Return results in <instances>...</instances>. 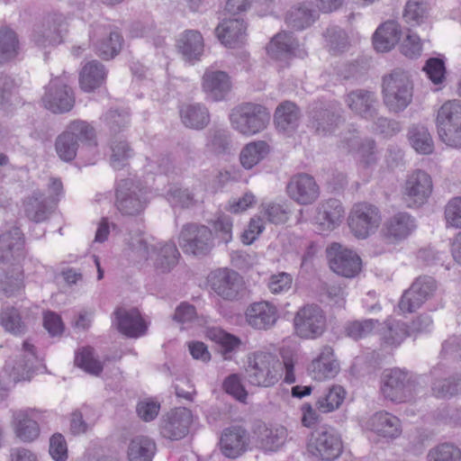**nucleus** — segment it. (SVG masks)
I'll list each match as a JSON object with an SVG mask.
<instances>
[{
    "instance_id": "b1692460",
    "label": "nucleus",
    "mask_w": 461,
    "mask_h": 461,
    "mask_svg": "<svg viewBox=\"0 0 461 461\" xmlns=\"http://www.w3.org/2000/svg\"><path fill=\"white\" fill-rule=\"evenodd\" d=\"M114 323L118 330L129 338H139L147 331V324L140 312L135 309L117 308L114 312Z\"/></svg>"
},
{
    "instance_id": "6e6552de",
    "label": "nucleus",
    "mask_w": 461,
    "mask_h": 461,
    "mask_svg": "<svg viewBox=\"0 0 461 461\" xmlns=\"http://www.w3.org/2000/svg\"><path fill=\"white\" fill-rule=\"evenodd\" d=\"M294 327L300 338L315 339L320 337L326 329V316L320 306L306 304L296 312Z\"/></svg>"
},
{
    "instance_id": "20e7f679",
    "label": "nucleus",
    "mask_w": 461,
    "mask_h": 461,
    "mask_svg": "<svg viewBox=\"0 0 461 461\" xmlns=\"http://www.w3.org/2000/svg\"><path fill=\"white\" fill-rule=\"evenodd\" d=\"M416 380L405 370L385 369L380 380V393L384 399L395 403L412 400L416 394Z\"/></svg>"
},
{
    "instance_id": "e433bc0d",
    "label": "nucleus",
    "mask_w": 461,
    "mask_h": 461,
    "mask_svg": "<svg viewBox=\"0 0 461 461\" xmlns=\"http://www.w3.org/2000/svg\"><path fill=\"white\" fill-rule=\"evenodd\" d=\"M341 122V116L330 109L320 108L312 112V126L321 136L333 133Z\"/></svg>"
},
{
    "instance_id": "7c9ffc66",
    "label": "nucleus",
    "mask_w": 461,
    "mask_h": 461,
    "mask_svg": "<svg viewBox=\"0 0 461 461\" xmlns=\"http://www.w3.org/2000/svg\"><path fill=\"white\" fill-rule=\"evenodd\" d=\"M203 89L212 101H221L230 91L229 76L223 71L206 70L203 77Z\"/></svg>"
},
{
    "instance_id": "2eb2a0df",
    "label": "nucleus",
    "mask_w": 461,
    "mask_h": 461,
    "mask_svg": "<svg viewBox=\"0 0 461 461\" xmlns=\"http://www.w3.org/2000/svg\"><path fill=\"white\" fill-rule=\"evenodd\" d=\"M42 102L47 109L55 113H66L72 109L75 98L65 77H55L50 82Z\"/></svg>"
},
{
    "instance_id": "473e14b6",
    "label": "nucleus",
    "mask_w": 461,
    "mask_h": 461,
    "mask_svg": "<svg viewBox=\"0 0 461 461\" xmlns=\"http://www.w3.org/2000/svg\"><path fill=\"white\" fill-rule=\"evenodd\" d=\"M416 228L415 221L408 213L399 212L384 224V236L393 242L406 239Z\"/></svg>"
},
{
    "instance_id": "4c0bfd02",
    "label": "nucleus",
    "mask_w": 461,
    "mask_h": 461,
    "mask_svg": "<svg viewBox=\"0 0 461 461\" xmlns=\"http://www.w3.org/2000/svg\"><path fill=\"white\" fill-rule=\"evenodd\" d=\"M106 74V69L101 62L97 60L87 62L80 73L81 88L86 92L94 91L104 82Z\"/></svg>"
},
{
    "instance_id": "f3484780",
    "label": "nucleus",
    "mask_w": 461,
    "mask_h": 461,
    "mask_svg": "<svg viewBox=\"0 0 461 461\" xmlns=\"http://www.w3.org/2000/svg\"><path fill=\"white\" fill-rule=\"evenodd\" d=\"M344 102L355 115L365 120H374L378 115L380 102L375 91L352 90L344 96Z\"/></svg>"
},
{
    "instance_id": "338daca9",
    "label": "nucleus",
    "mask_w": 461,
    "mask_h": 461,
    "mask_svg": "<svg viewBox=\"0 0 461 461\" xmlns=\"http://www.w3.org/2000/svg\"><path fill=\"white\" fill-rule=\"evenodd\" d=\"M49 453L55 461H67L68 445L62 434L55 433L50 437Z\"/></svg>"
},
{
    "instance_id": "0eeeda50",
    "label": "nucleus",
    "mask_w": 461,
    "mask_h": 461,
    "mask_svg": "<svg viewBox=\"0 0 461 461\" xmlns=\"http://www.w3.org/2000/svg\"><path fill=\"white\" fill-rule=\"evenodd\" d=\"M179 246L185 253L205 256L213 248L212 230L205 225L186 223L179 234Z\"/></svg>"
},
{
    "instance_id": "09e8293b",
    "label": "nucleus",
    "mask_w": 461,
    "mask_h": 461,
    "mask_svg": "<svg viewBox=\"0 0 461 461\" xmlns=\"http://www.w3.org/2000/svg\"><path fill=\"white\" fill-rule=\"evenodd\" d=\"M66 131L79 141L86 143L88 147H96L95 128L87 122L82 120H75L71 122L66 129Z\"/></svg>"
},
{
    "instance_id": "13d9d810",
    "label": "nucleus",
    "mask_w": 461,
    "mask_h": 461,
    "mask_svg": "<svg viewBox=\"0 0 461 461\" xmlns=\"http://www.w3.org/2000/svg\"><path fill=\"white\" fill-rule=\"evenodd\" d=\"M106 127L112 135L123 131L129 125V113L124 110H109L103 116Z\"/></svg>"
},
{
    "instance_id": "f257e3e1",
    "label": "nucleus",
    "mask_w": 461,
    "mask_h": 461,
    "mask_svg": "<svg viewBox=\"0 0 461 461\" xmlns=\"http://www.w3.org/2000/svg\"><path fill=\"white\" fill-rule=\"evenodd\" d=\"M382 96L384 106L392 113L403 112L412 102L413 84L407 72L396 68L383 77Z\"/></svg>"
},
{
    "instance_id": "dca6fc26",
    "label": "nucleus",
    "mask_w": 461,
    "mask_h": 461,
    "mask_svg": "<svg viewBox=\"0 0 461 461\" xmlns=\"http://www.w3.org/2000/svg\"><path fill=\"white\" fill-rule=\"evenodd\" d=\"M432 179L430 176L420 169L408 175L403 195L409 207H419L424 204L432 193Z\"/></svg>"
},
{
    "instance_id": "7ed1b4c3",
    "label": "nucleus",
    "mask_w": 461,
    "mask_h": 461,
    "mask_svg": "<svg viewBox=\"0 0 461 461\" xmlns=\"http://www.w3.org/2000/svg\"><path fill=\"white\" fill-rule=\"evenodd\" d=\"M282 369V363L269 352L256 351L248 356L246 373L248 381L253 385L273 386L278 382Z\"/></svg>"
},
{
    "instance_id": "f03ea898",
    "label": "nucleus",
    "mask_w": 461,
    "mask_h": 461,
    "mask_svg": "<svg viewBox=\"0 0 461 461\" xmlns=\"http://www.w3.org/2000/svg\"><path fill=\"white\" fill-rule=\"evenodd\" d=\"M229 119L232 129L251 137L264 131L270 121L267 109L255 103H242L231 109Z\"/></svg>"
},
{
    "instance_id": "c9c22d12",
    "label": "nucleus",
    "mask_w": 461,
    "mask_h": 461,
    "mask_svg": "<svg viewBox=\"0 0 461 461\" xmlns=\"http://www.w3.org/2000/svg\"><path fill=\"white\" fill-rule=\"evenodd\" d=\"M267 53L276 59H281L290 55H296L299 50L298 41L291 32L277 33L267 47Z\"/></svg>"
},
{
    "instance_id": "5701e85b",
    "label": "nucleus",
    "mask_w": 461,
    "mask_h": 461,
    "mask_svg": "<svg viewBox=\"0 0 461 461\" xmlns=\"http://www.w3.org/2000/svg\"><path fill=\"white\" fill-rule=\"evenodd\" d=\"M36 359L34 346L28 340L23 343V348L17 359L9 360L5 364V370L9 372L14 382L30 380L33 364Z\"/></svg>"
},
{
    "instance_id": "8fccbe9b",
    "label": "nucleus",
    "mask_w": 461,
    "mask_h": 461,
    "mask_svg": "<svg viewBox=\"0 0 461 461\" xmlns=\"http://www.w3.org/2000/svg\"><path fill=\"white\" fill-rule=\"evenodd\" d=\"M157 258L154 266L161 273H167L178 262L180 253L174 243H166L157 251Z\"/></svg>"
},
{
    "instance_id": "4d7b16f0",
    "label": "nucleus",
    "mask_w": 461,
    "mask_h": 461,
    "mask_svg": "<svg viewBox=\"0 0 461 461\" xmlns=\"http://www.w3.org/2000/svg\"><path fill=\"white\" fill-rule=\"evenodd\" d=\"M79 144L66 131L59 135L55 141V149L59 157L66 162L72 161L78 149Z\"/></svg>"
},
{
    "instance_id": "c03bdc74",
    "label": "nucleus",
    "mask_w": 461,
    "mask_h": 461,
    "mask_svg": "<svg viewBox=\"0 0 461 461\" xmlns=\"http://www.w3.org/2000/svg\"><path fill=\"white\" fill-rule=\"evenodd\" d=\"M461 123V102L457 100L444 103L438 111L436 124L438 131L458 126Z\"/></svg>"
},
{
    "instance_id": "0e129e2a",
    "label": "nucleus",
    "mask_w": 461,
    "mask_h": 461,
    "mask_svg": "<svg viewBox=\"0 0 461 461\" xmlns=\"http://www.w3.org/2000/svg\"><path fill=\"white\" fill-rule=\"evenodd\" d=\"M264 216L274 224L285 223L288 219L289 210L285 204L269 203L263 204Z\"/></svg>"
},
{
    "instance_id": "c756f323",
    "label": "nucleus",
    "mask_w": 461,
    "mask_h": 461,
    "mask_svg": "<svg viewBox=\"0 0 461 461\" xmlns=\"http://www.w3.org/2000/svg\"><path fill=\"white\" fill-rule=\"evenodd\" d=\"M179 115L182 123L189 129L203 130L211 122L208 108L200 103L184 104L180 106Z\"/></svg>"
},
{
    "instance_id": "ea45409f",
    "label": "nucleus",
    "mask_w": 461,
    "mask_h": 461,
    "mask_svg": "<svg viewBox=\"0 0 461 461\" xmlns=\"http://www.w3.org/2000/svg\"><path fill=\"white\" fill-rule=\"evenodd\" d=\"M270 151L269 145L264 140L251 141L246 144L240 151V160L242 167L251 169L263 160Z\"/></svg>"
},
{
    "instance_id": "f8f14e48",
    "label": "nucleus",
    "mask_w": 461,
    "mask_h": 461,
    "mask_svg": "<svg viewBox=\"0 0 461 461\" xmlns=\"http://www.w3.org/2000/svg\"><path fill=\"white\" fill-rule=\"evenodd\" d=\"M327 258L330 269L344 277H355L361 270V258L351 249L339 243H332L327 248Z\"/></svg>"
},
{
    "instance_id": "39448f33",
    "label": "nucleus",
    "mask_w": 461,
    "mask_h": 461,
    "mask_svg": "<svg viewBox=\"0 0 461 461\" xmlns=\"http://www.w3.org/2000/svg\"><path fill=\"white\" fill-rule=\"evenodd\" d=\"M208 285L211 290L224 301H238L244 295L245 282L243 277L235 270L218 268L208 276Z\"/></svg>"
},
{
    "instance_id": "72a5a7b5",
    "label": "nucleus",
    "mask_w": 461,
    "mask_h": 461,
    "mask_svg": "<svg viewBox=\"0 0 461 461\" xmlns=\"http://www.w3.org/2000/svg\"><path fill=\"white\" fill-rule=\"evenodd\" d=\"M400 25L394 21H387L380 25L374 36L373 44L379 52H387L391 50L401 38Z\"/></svg>"
},
{
    "instance_id": "37998d69",
    "label": "nucleus",
    "mask_w": 461,
    "mask_h": 461,
    "mask_svg": "<svg viewBox=\"0 0 461 461\" xmlns=\"http://www.w3.org/2000/svg\"><path fill=\"white\" fill-rule=\"evenodd\" d=\"M326 47L329 52L338 55L346 52L350 48V41L347 32L336 25L330 26L323 32Z\"/></svg>"
},
{
    "instance_id": "69168bd1",
    "label": "nucleus",
    "mask_w": 461,
    "mask_h": 461,
    "mask_svg": "<svg viewBox=\"0 0 461 461\" xmlns=\"http://www.w3.org/2000/svg\"><path fill=\"white\" fill-rule=\"evenodd\" d=\"M292 285L293 276L289 273L279 272L270 276L267 286L272 294H279L288 292Z\"/></svg>"
},
{
    "instance_id": "ddd939ff",
    "label": "nucleus",
    "mask_w": 461,
    "mask_h": 461,
    "mask_svg": "<svg viewBox=\"0 0 461 461\" xmlns=\"http://www.w3.org/2000/svg\"><path fill=\"white\" fill-rule=\"evenodd\" d=\"M437 284L431 276H420L406 290L398 303L399 310L403 313H411L419 309L435 293Z\"/></svg>"
},
{
    "instance_id": "f704fd0d",
    "label": "nucleus",
    "mask_w": 461,
    "mask_h": 461,
    "mask_svg": "<svg viewBox=\"0 0 461 461\" xmlns=\"http://www.w3.org/2000/svg\"><path fill=\"white\" fill-rule=\"evenodd\" d=\"M176 46L185 59L197 60L203 52V39L198 31L187 30L180 35Z\"/></svg>"
},
{
    "instance_id": "cd10ccee",
    "label": "nucleus",
    "mask_w": 461,
    "mask_h": 461,
    "mask_svg": "<svg viewBox=\"0 0 461 461\" xmlns=\"http://www.w3.org/2000/svg\"><path fill=\"white\" fill-rule=\"evenodd\" d=\"M12 426L16 437L23 442L34 441L40 435V427L34 420L33 410L13 411Z\"/></svg>"
},
{
    "instance_id": "423d86ee",
    "label": "nucleus",
    "mask_w": 461,
    "mask_h": 461,
    "mask_svg": "<svg viewBox=\"0 0 461 461\" xmlns=\"http://www.w3.org/2000/svg\"><path fill=\"white\" fill-rule=\"evenodd\" d=\"M382 218L379 209L368 203H356L348 216V227L357 239H366L380 226Z\"/></svg>"
},
{
    "instance_id": "49530a36",
    "label": "nucleus",
    "mask_w": 461,
    "mask_h": 461,
    "mask_svg": "<svg viewBox=\"0 0 461 461\" xmlns=\"http://www.w3.org/2000/svg\"><path fill=\"white\" fill-rule=\"evenodd\" d=\"M207 149L215 155L230 153L231 149L230 133L227 129L212 128L208 132Z\"/></svg>"
},
{
    "instance_id": "a18cd8bd",
    "label": "nucleus",
    "mask_w": 461,
    "mask_h": 461,
    "mask_svg": "<svg viewBox=\"0 0 461 461\" xmlns=\"http://www.w3.org/2000/svg\"><path fill=\"white\" fill-rule=\"evenodd\" d=\"M111 156L110 164L116 169L120 170L126 167L129 159L133 156V149L129 142L122 137H113L111 140Z\"/></svg>"
},
{
    "instance_id": "58836bf2",
    "label": "nucleus",
    "mask_w": 461,
    "mask_h": 461,
    "mask_svg": "<svg viewBox=\"0 0 461 461\" xmlns=\"http://www.w3.org/2000/svg\"><path fill=\"white\" fill-rule=\"evenodd\" d=\"M300 110L294 103L284 102L276 110L275 123L284 132L295 130L300 121Z\"/></svg>"
},
{
    "instance_id": "4be33fe9",
    "label": "nucleus",
    "mask_w": 461,
    "mask_h": 461,
    "mask_svg": "<svg viewBox=\"0 0 461 461\" xmlns=\"http://www.w3.org/2000/svg\"><path fill=\"white\" fill-rule=\"evenodd\" d=\"M24 235L18 227L0 234V263H12L24 258Z\"/></svg>"
},
{
    "instance_id": "9b49d317",
    "label": "nucleus",
    "mask_w": 461,
    "mask_h": 461,
    "mask_svg": "<svg viewBox=\"0 0 461 461\" xmlns=\"http://www.w3.org/2000/svg\"><path fill=\"white\" fill-rule=\"evenodd\" d=\"M192 418V412L187 408L172 409L160 418L158 423L159 434L166 439L180 440L188 434Z\"/></svg>"
},
{
    "instance_id": "603ef678",
    "label": "nucleus",
    "mask_w": 461,
    "mask_h": 461,
    "mask_svg": "<svg viewBox=\"0 0 461 461\" xmlns=\"http://www.w3.org/2000/svg\"><path fill=\"white\" fill-rule=\"evenodd\" d=\"M315 16L316 12L314 10L306 5H303L291 8L286 14L285 21L290 27L295 30H303L311 25Z\"/></svg>"
},
{
    "instance_id": "680f3d73",
    "label": "nucleus",
    "mask_w": 461,
    "mask_h": 461,
    "mask_svg": "<svg viewBox=\"0 0 461 461\" xmlns=\"http://www.w3.org/2000/svg\"><path fill=\"white\" fill-rule=\"evenodd\" d=\"M167 198L173 206L181 208H189L196 203L194 194L188 188L180 186L171 187L167 191Z\"/></svg>"
},
{
    "instance_id": "c85d7f7f",
    "label": "nucleus",
    "mask_w": 461,
    "mask_h": 461,
    "mask_svg": "<svg viewBox=\"0 0 461 461\" xmlns=\"http://www.w3.org/2000/svg\"><path fill=\"white\" fill-rule=\"evenodd\" d=\"M344 212L340 201L330 198L318 205L316 223L321 230H332L340 224Z\"/></svg>"
},
{
    "instance_id": "4468645a",
    "label": "nucleus",
    "mask_w": 461,
    "mask_h": 461,
    "mask_svg": "<svg viewBox=\"0 0 461 461\" xmlns=\"http://www.w3.org/2000/svg\"><path fill=\"white\" fill-rule=\"evenodd\" d=\"M68 32V23L63 14H51L44 17L32 33V41L40 47L57 45Z\"/></svg>"
},
{
    "instance_id": "9d476101",
    "label": "nucleus",
    "mask_w": 461,
    "mask_h": 461,
    "mask_svg": "<svg viewBox=\"0 0 461 461\" xmlns=\"http://www.w3.org/2000/svg\"><path fill=\"white\" fill-rule=\"evenodd\" d=\"M342 441L332 429L320 428L312 433L308 443V451L314 456L325 461H333L342 452Z\"/></svg>"
},
{
    "instance_id": "1a4fd4ad",
    "label": "nucleus",
    "mask_w": 461,
    "mask_h": 461,
    "mask_svg": "<svg viewBox=\"0 0 461 461\" xmlns=\"http://www.w3.org/2000/svg\"><path fill=\"white\" fill-rule=\"evenodd\" d=\"M146 192L131 179H122L116 189L115 205L119 212L127 216L140 214L147 206Z\"/></svg>"
},
{
    "instance_id": "774afa93",
    "label": "nucleus",
    "mask_w": 461,
    "mask_h": 461,
    "mask_svg": "<svg viewBox=\"0 0 461 461\" xmlns=\"http://www.w3.org/2000/svg\"><path fill=\"white\" fill-rule=\"evenodd\" d=\"M445 220L447 226L461 228V196L448 201L445 206Z\"/></svg>"
},
{
    "instance_id": "052dcab7",
    "label": "nucleus",
    "mask_w": 461,
    "mask_h": 461,
    "mask_svg": "<svg viewBox=\"0 0 461 461\" xmlns=\"http://www.w3.org/2000/svg\"><path fill=\"white\" fill-rule=\"evenodd\" d=\"M432 392L438 398H447L461 392V377L436 379L432 384Z\"/></svg>"
},
{
    "instance_id": "412c9836",
    "label": "nucleus",
    "mask_w": 461,
    "mask_h": 461,
    "mask_svg": "<svg viewBox=\"0 0 461 461\" xmlns=\"http://www.w3.org/2000/svg\"><path fill=\"white\" fill-rule=\"evenodd\" d=\"M278 317L277 308L267 301L253 303L245 312L247 323L259 330L271 329L276 323Z\"/></svg>"
},
{
    "instance_id": "2f4dec72",
    "label": "nucleus",
    "mask_w": 461,
    "mask_h": 461,
    "mask_svg": "<svg viewBox=\"0 0 461 461\" xmlns=\"http://www.w3.org/2000/svg\"><path fill=\"white\" fill-rule=\"evenodd\" d=\"M215 31L221 42L230 48L242 43L246 38V26L240 18L223 20Z\"/></svg>"
},
{
    "instance_id": "a19ab883",
    "label": "nucleus",
    "mask_w": 461,
    "mask_h": 461,
    "mask_svg": "<svg viewBox=\"0 0 461 461\" xmlns=\"http://www.w3.org/2000/svg\"><path fill=\"white\" fill-rule=\"evenodd\" d=\"M155 453L156 443L144 436L131 439L127 452L129 461H152Z\"/></svg>"
},
{
    "instance_id": "bb28decb",
    "label": "nucleus",
    "mask_w": 461,
    "mask_h": 461,
    "mask_svg": "<svg viewBox=\"0 0 461 461\" xmlns=\"http://www.w3.org/2000/svg\"><path fill=\"white\" fill-rule=\"evenodd\" d=\"M366 428L378 436L386 438H396L402 433L399 418L385 411L374 413L366 421Z\"/></svg>"
},
{
    "instance_id": "393cba45",
    "label": "nucleus",
    "mask_w": 461,
    "mask_h": 461,
    "mask_svg": "<svg viewBox=\"0 0 461 461\" xmlns=\"http://www.w3.org/2000/svg\"><path fill=\"white\" fill-rule=\"evenodd\" d=\"M339 370V365L334 358V351L330 346H323L316 358L308 367L312 379L322 381L335 377Z\"/></svg>"
},
{
    "instance_id": "3c124183",
    "label": "nucleus",
    "mask_w": 461,
    "mask_h": 461,
    "mask_svg": "<svg viewBox=\"0 0 461 461\" xmlns=\"http://www.w3.org/2000/svg\"><path fill=\"white\" fill-rule=\"evenodd\" d=\"M344 398V389L339 385H334L317 399L315 406L321 413L331 412L341 405Z\"/></svg>"
},
{
    "instance_id": "aec40b11",
    "label": "nucleus",
    "mask_w": 461,
    "mask_h": 461,
    "mask_svg": "<svg viewBox=\"0 0 461 461\" xmlns=\"http://www.w3.org/2000/svg\"><path fill=\"white\" fill-rule=\"evenodd\" d=\"M249 443L250 437L247 429L240 426H232L222 431L220 449L224 456L237 458L249 449Z\"/></svg>"
},
{
    "instance_id": "864d4df0",
    "label": "nucleus",
    "mask_w": 461,
    "mask_h": 461,
    "mask_svg": "<svg viewBox=\"0 0 461 461\" xmlns=\"http://www.w3.org/2000/svg\"><path fill=\"white\" fill-rule=\"evenodd\" d=\"M286 437L287 431L284 427L265 428L259 436L261 447L266 451H277L285 444Z\"/></svg>"
},
{
    "instance_id": "6ab92c4d",
    "label": "nucleus",
    "mask_w": 461,
    "mask_h": 461,
    "mask_svg": "<svg viewBox=\"0 0 461 461\" xmlns=\"http://www.w3.org/2000/svg\"><path fill=\"white\" fill-rule=\"evenodd\" d=\"M286 190L291 199L303 205L312 203L320 195V188L315 179L304 173L294 176L287 184Z\"/></svg>"
},
{
    "instance_id": "bf43d9fd",
    "label": "nucleus",
    "mask_w": 461,
    "mask_h": 461,
    "mask_svg": "<svg viewBox=\"0 0 461 461\" xmlns=\"http://www.w3.org/2000/svg\"><path fill=\"white\" fill-rule=\"evenodd\" d=\"M75 364L86 372L98 375L103 371V365L94 357L91 348H83L76 354Z\"/></svg>"
},
{
    "instance_id": "5fc2aeb1",
    "label": "nucleus",
    "mask_w": 461,
    "mask_h": 461,
    "mask_svg": "<svg viewBox=\"0 0 461 461\" xmlns=\"http://www.w3.org/2000/svg\"><path fill=\"white\" fill-rule=\"evenodd\" d=\"M18 53L16 33L9 28H0V63L7 62Z\"/></svg>"
},
{
    "instance_id": "79ce46f5",
    "label": "nucleus",
    "mask_w": 461,
    "mask_h": 461,
    "mask_svg": "<svg viewBox=\"0 0 461 461\" xmlns=\"http://www.w3.org/2000/svg\"><path fill=\"white\" fill-rule=\"evenodd\" d=\"M411 147L419 154L429 155L434 150V141L429 130L423 125H412L408 131Z\"/></svg>"
},
{
    "instance_id": "a211bd4d",
    "label": "nucleus",
    "mask_w": 461,
    "mask_h": 461,
    "mask_svg": "<svg viewBox=\"0 0 461 461\" xmlns=\"http://www.w3.org/2000/svg\"><path fill=\"white\" fill-rule=\"evenodd\" d=\"M90 37L94 41L96 54L103 59H113L122 49V35L105 25L96 24Z\"/></svg>"
},
{
    "instance_id": "e2e57ef3",
    "label": "nucleus",
    "mask_w": 461,
    "mask_h": 461,
    "mask_svg": "<svg viewBox=\"0 0 461 461\" xmlns=\"http://www.w3.org/2000/svg\"><path fill=\"white\" fill-rule=\"evenodd\" d=\"M376 323H378V321L373 319L354 321L347 324L345 331L348 337L357 340L369 335L375 329Z\"/></svg>"
},
{
    "instance_id": "6e6d98bb",
    "label": "nucleus",
    "mask_w": 461,
    "mask_h": 461,
    "mask_svg": "<svg viewBox=\"0 0 461 461\" xmlns=\"http://www.w3.org/2000/svg\"><path fill=\"white\" fill-rule=\"evenodd\" d=\"M461 450L452 443H441L430 448L426 461H460Z\"/></svg>"
},
{
    "instance_id": "a878e982",
    "label": "nucleus",
    "mask_w": 461,
    "mask_h": 461,
    "mask_svg": "<svg viewBox=\"0 0 461 461\" xmlns=\"http://www.w3.org/2000/svg\"><path fill=\"white\" fill-rule=\"evenodd\" d=\"M54 198H47L45 194L37 190L23 202L25 216L35 223L47 221L54 210Z\"/></svg>"
},
{
    "instance_id": "de8ad7c7",
    "label": "nucleus",
    "mask_w": 461,
    "mask_h": 461,
    "mask_svg": "<svg viewBox=\"0 0 461 461\" xmlns=\"http://www.w3.org/2000/svg\"><path fill=\"white\" fill-rule=\"evenodd\" d=\"M0 324L5 331L15 336H21L27 331V325L23 321L18 309L14 307H5L0 313Z\"/></svg>"
}]
</instances>
